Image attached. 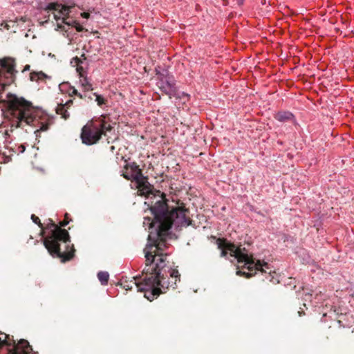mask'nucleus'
<instances>
[{
  "label": "nucleus",
  "mask_w": 354,
  "mask_h": 354,
  "mask_svg": "<svg viewBox=\"0 0 354 354\" xmlns=\"http://www.w3.org/2000/svg\"><path fill=\"white\" fill-rule=\"evenodd\" d=\"M73 103V100H68L67 102H66L65 104H63L64 105H65V106L66 108H69Z\"/></svg>",
  "instance_id": "4be33fe9"
},
{
  "label": "nucleus",
  "mask_w": 354,
  "mask_h": 354,
  "mask_svg": "<svg viewBox=\"0 0 354 354\" xmlns=\"http://www.w3.org/2000/svg\"><path fill=\"white\" fill-rule=\"evenodd\" d=\"M3 335V339L0 337V348L3 346H12L9 349L8 354H29L32 351L27 340L22 339L16 344L13 337L10 338L8 335Z\"/></svg>",
  "instance_id": "1a4fd4ad"
},
{
  "label": "nucleus",
  "mask_w": 354,
  "mask_h": 354,
  "mask_svg": "<svg viewBox=\"0 0 354 354\" xmlns=\"http://www.w3.org/2000/svg\"><path fill=\"white\" fill-rule=\"evenodd\" d=\"M68 223H69V222H68V221L64 220V221H63L60 222V223H59V224H60V226H62V227H65V226H66V225L68 224Z\"/></svg>",
  "instance_id": "5701e85b"
},
{
  "label": "nucleus",
  "mask_w": 354,
  "mask_h": 354,
  "mask_svg": "<svg viewBox=\"0 0 354 354\" xmlns=\"http://www.w3.org/2000/svg\"><path fill=\"white\" fill-rule=\"evenodd\" d=\"M112 129L111 119L107 115H101L98 118H93L82 129V142L88 145H93L101 138L102 135L106 136Z\"/></svg>",
  "instance_id": "39448f33"
},
{
  "label": "nucleus",
  "mask_w": 354,
  "mask_h": 354,
  "mask_svg": "<svg viewBox=\"0 0 354 354\" xmlns=\"http://www.w3.org/2000/svg\"><path fill=\"white\" fill-rule=\"evenodd\" d=\"M188 214L189 210L184 207H176L169 212L167 204L165 203V214L169 222V229L172 225L176 227L189 226L191 219Z\"/></svg>",
  "instance_id": "6e6552de"
},
{
  "label": "nucleus",
  "mask_w": 354,
  "mask_h": 354,
  "mask_svg": "<svg viewBox=\"0 0 354 354\" xmlns=\"http://www.w3.org/2000/svg\"><path fill=\"white\" fill-rule=\"evenodd\" d=\"M151 211L154 217L153 220L145 217L143 225L149 230L148 241H156L169 231V222L165 214V201L159 199L151 207Z\"/></svg>",
  "instance_id": "20e7f679"
},
{
  "label": "nucleus",
  "mask_w": 354,
  "mask_h": 354,
  "mask_svg": "<svg viewBox=\"0 0 354 354\" xmlns=\"http://www.w3.org/2000/svg\"><path fill=\"white\" fill-rule=\"evenodd\" d=\"M93 95L95 96V101L99 106H102L106 104V100L101 95L94 93Z\"/></svg>",
  "instance_id": "a211bd4d"
},
{
  "label": "nucleus",
  "mask_w": 354,
  "mask_h": 354,
  "mask_svg": "<svg viewBox=\"0 0 354 354\" xmlns=\"http://www.w3.org/2000/svg\"><path fill=\"white\" fill-rule=\"evenodd\" d=\"M71 8V6H66L58 3H50L47 6V9L57 12V13L54 14L55 20L59 21L62 19L64 24H67L66 17L69 15Z\"/></svg>",
  "instance_id": "9b49d317"
},
{
  "label": "nucleus",
  "mask_w": 354,
  "mask_h": 354,
  "mask_svg": "<svg viewBox=\"0 0 354 354\" xmlns=\"http://www.w3.org/2000/svg\"><path fill=\"white\" fill-rule=\"evenodd\" d=\"M31 219L35 224H37L41 229L43 228L42 223H41L39 217L36 216L35 214H32L31 216Z\"/></svg>",
  "instance_id": "412c9836"
},
{
  "label": "nucleus",
  "mask_w": 354,
  "mask_h": 354,
  "mask_svg": "<svg viewBox=\"0 0 354 354\" xmlns=\"http://www.w3.org/2000/svg\"><path fill=\"white\" fill-rule=\"evenodd\" d=\"M97 278L102 285L106 286L109 281V274L107 272L100 271L97 273Z\"/></svg>",
  "instance_id": "f3484780"
},
{
  "label": "nucleus",
  "mask_w": 354,
  "mask_h": 354,
  "mask_svg": "<svg viewBox=\"0 0 354 354\" xmlns=\"http://www.w3.org/2000/svg\"><path fill=\"white\" fill-rule=\"evenodd\" d=\"M59 88L62 93L68 94L70 97L75 95L80 99L84 98V95L68 82H62L59 85Z\"/></svg>",
  "instance_id": "f8f14e48"
},
{
  "label": "nucleus",
  "mask_w": 354,
  "mask_h": 354,
  "mask_svg": "<svg viewBox=\"0 0 354 354\" xmlns=\"http://www.w3.org/2000/svg\"><path fill=\"white\" fill-rule=\"evenodd\" d=\"M182 95H183V96H185V97H187V98H188V97H189V96L188 94H186V93H182Z\"/></svg>",
  "instance_id": "cd10ccee"
},
{
  "label": "nucleus",
  "mask_w": 354,
  "mask_h": 354,
  "mask_svg": "<svg viewBox=\"0 0 354 354\" xmlns=\"http://www.w3.org/2000/svg\"><path fill=\"white\" fill-rule=\"evenodd\" d=\"M90 16V14L88 12H83L82 13V17L85 18V19H88Z\"/></svg>",
  "instance_id": "b1692460"
},
{
  "label": "nucleus",
  "mask_w": 354,
  "mask_h": 354,
  "mask_svg": "<svg viewBox=\"0 0 354 354\" xmlns=\"http://www.w3.org/2000/svg\"><path fill=\"white\" fill-rule=\"evenodd\" d=\"M122 176L131 180L139 194L149 197L153 194V186L148 182L147 178L144 176L139 166L134 162H127L121 171Z\"/></svg>",
  "instance_id": "423d86ee"
},
{
  "label": "nucleus",
  "mask_w": 354,
  "mask_h": 354,
  "mask_svg": "<svg viewBox=\"0 0 354 354\" xmlns=\"http://www.w3.org/2000/svg\"><path fill=\"white\" fill-rule=\"evenodd\" d=\"M124 288H125L126 290H131V289H132V286H129V284H127V285H124Z\"/></svg>",
  "instance_id": "a878e982"
},
{
  "label": "nucleus",
  "mask_w": 354,
  "mask_h": 354,
  "mask_svg": "<svg viewBox=\"0 0 354 354\" xmlns=\"http://www.w3.org/2000/svg\"><path fill=\"white\" fill-rule=\"evenodd\" d=\"M45 77L46 75L42 72L30 73V80L32 81H38L39 80H42Z\"/></svg>",
  "instance_id": "6ab92c4d"
},
{
  "label": "nucleus",
  "mask_w": 354,
  "mask_h": 354,
  "mask_svg": "<svg viewBox=\"0 0 354 354\" xmlns=\"http://www.w3.org/2000/svg\"><path fill=\"white\" fill-rule=\"evenodd\" d=\"M239 5H242L245 0H236Z\"/></svg>",
  "instance_id": "bb28decb"
},
{
  "label": "nucleus",
  "mask_w": 354,
  "mask_h": 354,
  "mask_svg": "<svg viewBox=\"0 0 354 354\" xmlns=\"http://www.w3.org/2000/svg\"><path fill=\"white\" fill-rule=\"evenodd\" d=\"M274 118L279 122H284L293 120L294 115L289 111H279L275 115Z\"/></svg>",
  "instance_id": "ddd939ff"
},
{
  "label": "nucleus",
  "mask_w": 354,
  "mask_h": 354,
  "mask_svg": "<svg viewBox=\"0 0 354 354\" xmlns=\"http://www.w3.org/2000/svg\"><path fill=\"white\" fill-rule=\"evenodd\" d=\"M19 152L23 153L25 151L26 147L24 145H21V146H19Z\"/></svg>",
  "instance_id": "393cba45"
},
{
  "label": "nucleus",
  "mask_w": 354,
  "mask_h": 354,
  "mask_svg": "<svg viewBox=\"0 0 354 354\" xmlns=\"http://www.w3.org/2000/svg\"><path fill=\"white\" fill-rule=\"evenodd\" d=\"M30 68V66L29 65H26V67H25V70H28Z\"/></svg>",
  "instance_id": "c85d7f7f"
},
{
  "label": "nucleus",
  "mask_w": 354,
  "mask_h": 354,
  "mask_svg": "<svg viewBox=\"0 0 354 354\" xmlns=\"http://www.w3.org/2000/svg\"><path fill=\"white\" fill-rule=\"evenodd\" d=\"M48 221L47 228L51 230V233L44 240L45 248L53 257L56 256L61 258L62 262L71 260L74 256L75 249L73 246L68 252H61L59 248V242L62 241L65 243L70 242L68 232L64 229H61L51 219Z\"/></svg>",
  "instance_id": "7ed1b4c3"
},
{
  "label": "nucleus",
  "mask_w": 354,
  "mask_h": 354,
  "mask_svg": "<svg viewBox=\"0 0 354 354\" xmlns=\"http://www.w3.org/2000/svg\"><path fill=\"white\" fill-rule=\"evenodd\" d=\"M80 84L84 91H93V86L86 75L80 77Z\"/></svg>",
  "instance_id": "2eb2a0df"
},
{
  "label": "nucleus",
  "mask_w": 354,
  "mask_h": 354,
  "mask_svg": "<svg viewBox=\"0 0 354 354\" xmlns=\"http://www.w3.org/2000/svg\"><path fill=\"white\" fill-rule=\"evenodd\" d=\"M20 122H25L27 124L37 128L35 133L46 131L53 123V118L39 111H26L21 112L19 116Z\"/></svg>",
  "instance_id": "0eeeda50"
},
{
  "label": "nucleus",
  "mask_w": 354,
  "mask_h": 354,
  "mask_svg": "<svg viewBox=\"0 0 354 354\" xmlns=\"http://www.w3.org/2000/svg\"><path fill=\"white\" fill-rule=\"evenodd\" d=\"M157 85L158 88L169 98L176 95V88L175 86V80L174 77L167 72L165 73H158Z\"/></svg>",
  "instance_id": "9d476101"
},
{
  "label": "nucleus",
  "mask_w": 354,
  "mask_h": 354,
  "mask_svg": "<svg viewBox=\"0 0 354 354\" xmlns=\"http://www.w3.org/2000/svg\"><path fill=\"white\" fill-rule=\"evenodd\" d=\"M10 136L8 130L2 131L0 129V142L6 143L8 142V138Z\"/></svg>",
  "instance_id": "aec40b11"
},
{
  "label": "nucleus",
  "mask_w": 354,
  "mask_h": 354,
  "mask_svg": "<svg viewBox=\"0 0 354 354\" xmlns=\"http://www.w3.org/2000/svg\"><path fill=\"white\" fill-rule=\"evenodd\" d=\"M71 63L73 66H76V71L78 73L79 77L86 75V72L83 66L80 65L82 62L77 57L73 58Z\"/></svg>",
  "instance_id": "4468645a"
},
{
  "label": "nucleus",
  "mask_w": 354,
  "mask_h": 354,
  "mask_svg": "<svg viewBox=\"0 0 354 354\" xmlns=\"http://www.w3.org/2000/svg\"><path fill=\"white\" fill-rule=\"evenodd\" d=\"M67 109L65 105L63 104H59L57 105L56 108V113L57 114H59L62 115V118L66 120L69 118L70 114L67 111Z\"/></svg>",
  "instance_id": "dca6fc26"
},
{
  "label": "nucleus",
  "mask_w": 354,
  "mask_h": 354,
  "mask_svg": "<svg viewBox=\"0 0 354 354\" xmlns=\"http://www.w3.org/2000/svg\"><path fill=\"white\" fill-rule=\"evenodd\" d=\"M218 248L222 250L221 256L225 257L228 252L232 257H234L239 263H243L244 268L249 272L237 270L236 274L239 276H245L247 278L253 276L257 271L261 272L266 274V278L273 283H279V275L275 271H273L270 266L264 261L255 260L252 257L248 254L246 249L242 245H236L232 243L223 244L218 243Z\"/></svg>",
  "instance_id": "f03ea898"
},
{
  "label": "nucleus",
  "mask_w": 354,
  "mask_h": 354,
  "mask_svg": "<svg viewBox=\"0 0 354 354\" xmlns=\"http://www.w3.org/2000/svg\"><path fill=\"white\" fill-rule=\"evenodd\" d=\"M167 233L158 238L156 241H148L144 252L146 264L140 281L133 277L138 292H143L145 297L149 301L153 300L160 294L169 288H176V282L180 281L178 270L173 269L166 262L169 253L165 252L168 247L165 241Z\"/></svg>",
  "instance_id": "f257e3e1"
}]
</instances>
